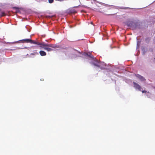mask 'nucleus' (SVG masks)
Wrapping results in <instances>:
<instances>
[{"label":"nucleus","mask_w":155,"mask_h":155,"mask_svg":"<svg viewBox=\"0 0 155 155\" xmlns=\"http://www.w3.org/2000/svg\"><path fill=\"white\" fill-rule=\"evenodd\" d=\"M142 91L143 93H146L147 92V91L145 90Z\"/></svg>","instance_id":"nucleus-17"},{"label":"nucleus","mask_w":155,"mask_h":155,"mask_svg":"<svg viewBox=\"0 0 155 155\" xmlns=\"http://www.w3.org/2000/svg\"><path fill=\"white\" fill-rule=\"evenodd\" d=\"M54 0H48V2L50 3H52L53 2Z\"/></svg>","instance_id":"nucleus-15"},{"label":"nucleus","mask_w":155,"mask_h":155,"mask_svg":"<svg viewBox=\"0 0 155 155\" xmlns=\"http://www.w3.org/2000/svg\"><path fill=\"white\" fill-rule=\"evenodd\" d=\"M149 40H150L148 38H146L145 39V41H146V42H147L149 41Z\"/></svg>","instance_id":"nucleus-16"},{"label":"nucleus","mask_w":155,"mask_h":155,"mask_svg":"<svg viewBox=\"0 0 155 155\" xmlns=\"http://www.w3.org/2000/svg\"><path fill=\"white\" fill-rule=\"evenodd\" d=\"M31 54H32V55H34V53H31Z\"/></svg>","instance_id":"nucleus-23"},{"label":"nucleus","mask_w":155,"mask_h":155,"mask_svg":"<svg viewBox=\"0 0 155 155\" xmlns=\"http://www.w3.org/2000/svg\"><path fill=\"white\" fill-rule=\"evenodd\" d=\"M82 54L87 57L89 59H92L93 60L92 62V64L95 66L100 68L101 69H104L105 68V67L106 66V64L104 62H101L98 60L96 59L91 54L90 52L87 53L84 52Z\"/></svg>","instance_id":"nucleus-1"},{"label":"nucleus","mask_w":155,"mask_h":155,"mask_svg":"<svg viewBox=\"0 0 155 155\" xmlns=\"http://www.w3.org/2000/svg\"><path fill=\"white\" fill-rule=\"evenodd\" d=\"M5 14L4 12H2L0 13V17L5 16Z\"/></svg>","instance_id":"nucleus-13"},{"label":"nucleus","mask_w":155,"mask_h":155,"mask_svg":"<svg viewBox=\"0 0 155 155\" xmlns=\"http://www.w3.org/2000/svg\"><path fill=\"white\" fill-rule=\"evenodd\" d=\"M28 31L29 32H30V30H29L28 29Z\"/></svg>","instance_id":"nucleus-21"},{"label":"nucleus","mask_w":155,"mask_h":155,"mask_svg":"<svg viewBox=\"0 0 155 155\" xmlns=\"http://www.w3.org/2000/svg\"><path fill=\"white\" fill-rule=\"evenodd\" d=\"M27 48H28V47H24V48H19V49H22Z\"/></svg>","instance_id":"nucleus-18"},{"label":"nucleus","mask_w":155,"mask_h":155,"mask_svg":"<svg viewBox=\"0 0 155 155\" xmlns=\"http://www.w3.org/2000/svg\"><path fill=\"white\" fill-rule=\"evenodd\" d=\"M13 8L15 9L16 13H18L20 11L19 8L17 7H13Z\"/></svg>","instance_id":"nucleus-11"},{"label":"nucleus","mask_w":155,"mask_h":155,"mask_svg":"<svg viewBox=\"0 0 155 155\" xmlns=\"http://www.w3.org/2000/svg\"><path fill=\"white\" fill-rule=\"evenodd\" d=\"M137 48H138L140 46V41H139L138 40L137 37Z\"/></svg>","instance_id":"nucleus-12"},{"label":"nucleus","mask_w":155,"mask_h":155,"mask_svg":"<svg viewBox=\"0 0 155 155\" xmlns=\"http://www.w3.org/2000/svg\"><path fill=\"white\" fill-rule=\"evenodd\" d=\"M91 24H92V22H91Z\"/></svg>","instance_id":"nucleus-24"},{"label":"nucleus","mask_w":155,"mask_h":155,"mask_svg":"<svg viewBox=\"0 0 155 155\" xmlns=\"http://www.w3.org/2000/svg\"><path fill=\"white\" fill-rule=\"evenodd\" d=\"M134 22V21H128L126 22L125 24L127 27L133 29Z\"/></svg>","instance_id":"nucleus-3"},{"label":"nucleus","mask_w":155,"mask_h":155,"mask_svg":"<svg viewBox=\"0 0 155 155\" xmlns=\"http://www.w3.org/2000/svg\"><path fill=\"white\" fill-rule=\"evenodd\" d=\"M127 8H128L124 7H121L120 8V9H125Z\"/></svg>","instance_id":"nucleus-14"},{"label":"nucleus","mask_w":155,"mask_h":155,"mask_svg":"<svg viewBox=\"0 0 155 155\" xmlns=\"http://www.w3.org/2000/svg\"><path fill=\"white\" fill-rule=\"evenodd\" d=\"M31 41V39H22L21 40H19L17 41H15L13 42H8L7 43H16L20 41H23V42H30V41Z\"/></svg>","instance_id":"nucleus-5"},{"label":"nucleus","mask_w":155,"mask_h":155,"mask_svg":"<svg viewBox=\"0 0 155 155\" xmlns=\"http://www.w3.org/2000/svg\"><path fill=\"white\" fill-rule=\"evenodd\" d=\"M41 81H42V80H43V79H41Z\"/></svg>","instance_id":"nucleus-22"},{"label":"nucleus","mask_w":155,"mask_h":155,"mask_svg":"<svg viewBox=\"0 0 155 155\" xmlns=\"http://www.w3.org/2000/svg\"><path fill=\"white\" fill-rule=\"evenodd\" d=\"M42 46H48V47H51L52 48H55L56 47L53 44H45V43L44 42H43V45Z\"/></svg>","instance_id":"nucleus-8"},{"label":"nucleus","mask_w":155,"mask_h":155,"mask_svg":"<svg viewBox=\"0 0 155 155\" xmlns=\"http://www.w3.org/2000/svg\"><path fill=\"white\" fill-rule=\"evenodd\" d=\"M134 86L136 90H138L139 91H141L142 89L141 86L137 83L133 82Z\"/></svg>","instance_id":"nucleus-4"},{"label":"nucleus","mask_w":155,"mask_h":155,"mask_svg":"<svg viewBox=\"0 0 155 155\" xmlns=\"http://www.w3.org/2000/svg\"><path fill=\"white\" fill-rule=\"evenodd\" d=\"M31 43L35 45H40V47H42L43 42L40 43L35 41L32 40L31 39V41H30Z\"/></svg>","instance_id":"nucleus-6"},{"label":"nucleus","mask_w":155,"mask_h":155,"mask_svg":"<svg viewBox=\"0 0 155 155\" xmlns=\"http://www.w3.org/2000/svg\"><path fill=\"white\" fill-rule=\"evenodd\" d=\"M137 28L139 29L141 28V27L140 26V24L138 22L134 21L133 29H134Z\"/></svg>","instance_id":"nucleus-2"},{"label":"nucleus","mask_w":155,"mask_h":155,"mask_svg":"<svg viewBox=\"0 0 155 155\" xmlns=\"http://www.w3.org/2000/svg\"><path fill=\"white\" fill-rule=\"evenodd\" d=\"M40 55L41 56H44L46 55V53L44 51L41 50L39 51Z\"/></svg>","instance_id":"nucleus-9"},{"label":"nucleus","mask_w":155,"mask_h":155,"mask_svg":"<svg viewBox=\"0 0 155 155\" xmlns=\"http://www.w3.org/2000/svg\"><path fill=\"white\" fill-rule=\"evenodd\" d=\"M135 76L142 81H144L146 80L145 78L140 74H135Z\"/></svg>","instance_id":"nucleus-7"},{"label":"nucleus","mask_w":155,"mask_h":155,"mask_svg":"<svg viewBox=\"0 0 155 155\" xmlns=\"http://www.w3.org/2000/svg\"><path fill=\"white\" fill-rule=\"evenodd\" d=\"M78 6H76V7L75 6V7H74V8H77Z\"/></svg>","instance_id":"nucleus-19"},{"label":"nucleus","mask_w":155,"mask_h":155,"mask_svg":"<svg viewBox=\"0 0 155 155\" xmlns=\"http://www.w3.org/2000/svg\"><path fill=\"white\" fill-rule=\"evenodd\" d=\"M43 48L45 50H47L48 51H51L53 50L52 48L46 47H44Z\"/></svg>","instance_id":"nucleus-10"},{"label":"nucleus","mask_w":155,"mask_h":155,"mask_svg":"<svg viewBox=\"0 0 155 155\" xmlns=\"http://www.w3.org/2000/svg\"><path fill=\"white\" fill-rule=\"evenodd\" d=\"M79 53H81V52L79 51H77Z\"/></svg>","instance_id":"nucleus-20"}]
</instances>
